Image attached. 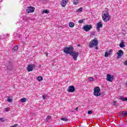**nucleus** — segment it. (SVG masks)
Instances as JSON below:
<instances>
[{"instance_id":"1","label":"nucleus","mask_w":127,"mask_h":127,"mask_svg":"<svg viewBox=\"0 0 127 127\" xmlns=\"http://www.w3.org/2000/svg\"><path fill=\"white\" fill-rule=\"evenodd\" d=\"M74 48L70 46L68 47H65L64 49V52L66 55L69 54L71 56H72V58L74 61H76L77 58H78V56H79V53L77 52H73Z\"/></svg>"},{"instance_id":"2","label":"nucleus","mask_w":127,"mask_h":127,"mask_svg":"<svg viewBox=\"0 0 127 127\" xmlns=\"http://www.w3.org/2000/svg\"><path fill=\"white\" fill-rule=\"evenodd\" d=\"M102 19L105 22H107L111 19V17L109 15V12L108 11H104L102 12Z\"/></svg>"},{"instance_id":"3","label":"nucleus","mask_w":127,"mask_h":127,"mask_svg":"<svg viewBox=\"0 0 127 127\" xmlns=\"http://www.w3.org/2000/svg\"><path fill=\"white\" fill-rule=\"evenodd\" d=\"M98 39L95 38L93 40L90 41L88 46L90 48H93L94 46H97L98 44Z\"/></svg>"},{"instance_id":"4","label":"nucleus","mask_w":127,"mask_h":127,"mask_svg":"<svg viewBox=\"0 0 127 127\" xmlns=\"http://www.w3.org/2000/svg\"><path fill=\"white\" fill-rule=\"evenodd\" d=\"M101 89L99 87H96L94 88L93 94L96 97H100L101 96Z\"/></svg>"},{"instance_id":"5","label":"nucleus","mask_w":127,"mask_h":127,"mask_svg":"<svg viewBox=\"0 0 127 127\" xmlns=\"http://www.w3.org/2000/svg\"><path fill=\"white\" fill-rule=\"evenodd\" d=\"M34 9H35L34 7L29 6L27 8L26 11L27 13H32V12H34Z\"/></svg>"},{"instance_id":"6","label":"nucleus","mask_w":127,"mask_h":127,"mask_svg":"<svg viewBox=\"0 0 127 127\" xmlns=\"http://www.w3.org/2000/svg\"><path fill=\"white\" fill-rule=\"evenodd\" d=\"M83 28L85 31H90L93 28V26L92 25H86L83 26Z\"/></svg>"},{"instance_id":"7","label":"nucleus","mask_w":127,"mask_h":127,"mask_svg":"<svg viewBox=\"0 0 127 127\" xmlns=\"http://www.w3.org/2000/svg\"><path fill=\"white\" fill-rule=\"evenodd\" d=\"M106 80L109 82H113V80H114V75H112L110 74H107Z\"/></svg>"},{"instance_id":"8","label":"nucleus","mask_w":127,"mask_h":127,"mask_svg":"<svg viewBox=\"0 0 127 127\" xmlns=\"http://www.w3.org/2000/svg\"><path fill=\"white\" fill-rule=\"evenodd\" d=\"M75 91V87L73 85L69 86L68 88V89L67 90V91L68 93H73V92Z\"/></svg>"},{"instance_id":"9","label":"nucleus","mask_w":127,"mask_h":127,"mask_svg":"<svg viewBox=\"0 0 127 127\" xmlns=\"http://www.w3.org/2000/svg\"><path fill=\"white\" fill-rule=\"evenodd\" d=\"M35 67V65L34 64H29L27 66V70L28 72H31L33 70V68Z\"/></svg>"},{"instance_id":"10","label":"nucleus","mask_w":127,"mask_h":127,"mask_svg":"<svg viewBox=\"0 0 127 127\" xmlns=\"http://www.w3.org/2000/svg\"><path fill=\"white\" fill-rule=\"evenodd\" d=\"M102 27H103V24L102 23V22L97 23L96 25V29L97 31H100V28H102Z\"/></svg>"},{"instance_id":"11","label":"nucleus","mask_w":127,"mask_h":127,"mask_svg":"<svg viewBox=\"0 0 127 127\" xmlns=\"http://www.w3.org/2000/svg\"><path fill=\"white\" fill-rule=\"evenodd\" d=\"M67 3H68V0H62L61 1V5L63 7H65Z\"/></svg>"},{"instance_id":"12","label":"nucleus","mask_w":127,"mask_h":127,"mask_svg":"<svg viewBox=\"0 0 127 127\" xmlns=\"http://www.w3.org/2000/svg\"><path fill=\"white\" fill-rule=\"evenodd\" d=\"M117 54L118 56V57H122L123 56V55L124 54V51L122 50H120L117 53Z\"/></svg>"},{"instance_id":"13","label":"nucleus","mask_w":127,"mask_h":127,"mask_svg":"<svg viewBox=\"0 0 127 127\" xmlns=\"http://www.w3.org/2000/svg\"><path fill=\"white\" fill-rule=\"evenodd\" d=\"M120 100L123 102H127V97H124V96H120Z\"/></svg>"},{"instance_id":"14","label":"nucleus","mask_w":127,"mask_h":127,"mask_svg":"<svg viewBox=\"0 0 127 127\" xmlns=\"http://www.w3.org/2000/svg\"><path fill=\"white\" fill-rule=\"evenodd\" d=\"M17 50H18V46L16 45V46H15L13 48V49H12V51L13 52H16V51H17Z\"/></svg>"},{"instance_id":"15","label":"nucleus","mask_w":127,"mask_h":127,"mask_svg":"<svg viewBox=\"0 0 127 127\" xmlns=\"http://www.w3.org/2000/svg\"><path fill=\"white\" fill-rule=\"evenodd\" d=\"M68 25L69 27L72 28V27H74V26H75V23L71 22L69 23Z\"/></svg>"},{"instance_id":"16","label":"nucleus","mask_w":127,"mask_h":127,"mask_svg":"<svg viewBox=\"0 0 127 127\" xmlns=\"http://www.w3.org/2000/svg\"><path fill=\"white\" fill-rule=\"evenodd\" d=\"M73 4L75 5L78 4L79 3V0H73Z\"/></svg>"},{"instance_id":"17","label":"nucleus","mask_w":127,"mask_h":127,"mask_svg":"<svg viewBox=\"0 0 127 127\" xmlns=\"http://www.w3.org/2000/svg\"><path fill=\"white\" fill-rule=\"evenodd\" d=\"M37 80H38V81L40 82L41 81H42V80H43V77H42V76H39L37 77Z\"/></svg>"},{"instance_id":"18","label":"nucleus","mask_w":127,"mask_h":127,"mask_svg":"<svg viewBox=\"0 0 127 127\" xmlns=\"http://www.w3.org/2000/svg\"><path fill=\"white\" fill-rule=\"evenodd\" d=\"M113 106H115V107H118V102L117 101H113L112 102Z\"/></svg>"},{"instance_id":"19","label":"nucleus","mask_w":127,"mask_h":127,"mask_svg":"<svg viewBox=\"0 0 127 127\" xmlns=\"http://www.w3.org/2000/svg\"><path fill=\"white\" fill-rule=\"evenodd\" d=\"M122 115L123 117H127V111L123 112Z\"/></svg>"},{"instance_id":"20","label":"nucleus","mask_w":127,"mask_h":127,"mask_svg":"<svg viewBox=\"0 0 127 127\" xmlns=\"http://www.w3.org/2000/svg\"><path fill=\"white\" fill-rule=\"evenodd\" d=\"M126 45H125V44H124L123 42H122L120 44V47H121V48H124V47H125Z\"/></svg>"},{"instance_id":"21","label":"nucleus","mask_w":127,"mask_h":127,"mask_svg":"<svg viewBox=\"0 0 127 127\" xmlns=\"http://www.w3.org/2000/svg\"><path fill=\"white\" fill-rule=\"evenodd\" d=\"M20 101L22 103H25L26 102V98H23L20 99Z\"/></svg>"},{"instance_id":"22","label":"nucleus","mask_w":127,"mask_h":127,"mask_svg":"<svg viewBox=\"0 0 127 127\" xmlns=\"http://www.w3.org/2000/svg\"><path fill=\"white\" fill-rule=\"evenodd\" d=\"M82 10H83V8L80 7L76 10V12H82Z\"/></svg>"},{"instance_id":"23","label":"nucleus","mask_w":127,"mask_h":127,"mask_svg":"<svg viewBox=\"0 0 127 127\" xmlns=\"http://www.w3.org/2000/svg\"><path fill=\"white\" fill-rule=\"evenodd\" d=\"M51 119V116H48L47 118L46 119L45 121H46V122H48V121H49Z\"/></svg>"},{"instance_id":"24","label":"nucleus","mask_w":127,"mask_h":127,"mask_svg":"<svg viewBox=\"0 0 127 127\" xmlns=\"http://www.w3.org/2000/svg\"><path fill=\"white\" fill-rule=\"evenodd\" d=\"M61 120V121H63L64 122H67V121H68V119H67V118H62Z\"/></svg>"},{"instance_id":"25","label":"nucleus","mask_w":127,"mask_h":127,"mask_svg":"<svg viewBox=\"0 0 127 127\" xmlns=\"http://www.w3.org/2000/svg\"><path fill=\"white\" fill-rule=\"evenodd\" d=\"M7 68L8 70H12V69H13V68L12 67V66H11V65H9V66H7Z\"/></svg>"},{"instance_id":"26","label":"nucleus","mask_w":127,"mask_h":127,"mask_svg":"<svg viewBox=\"0 0 127 127\" xmlns=\"http://www.w3.org/2000/svg\"><path fill=\"white\" fill-rule=\"evenodd\" d=\"M43 13H49L48 10H44L43 11Z\"/></svg>"},{"instance_id":"27","label":"nucleus","mask_w":127,"mask_h":127,"mask_svg":"<svg viewBox=\"0 0 127 127\" xmlns=\"http://www.w3.org/2000/svg\"><path fill=\"white\" fill-rule=\"evenodd\" d=\"M21 43H22V44L24 45H26V44H27V42H26V41H22Z\"/></svg>"},{"instance_id":"28","label":"nucleus","mask_w":127,"mask_h":127,"mask_svg":"<svg viewBox=\"0 0 127 127\" xmlns=\"http://www.w3.org/2000/svg\"><path fill=\"white\" fill-rule=\"evenodd\" d=\"M109 55H110V53L106 52L105 55V57H108Z\"/></svg>"},{"instance_id":"29","label":"nucleus","mask_w":127,"mask_h":127,"mask_svg":"<svg viewBox=\"0 0 127 127\" xmlns=\"http://www.w3.org/2000/svg\"><path fill=\"white\" fill-rule=\"evenodd\" d=\"M89 81H94V78L92 77H89Z\"/></svg>"},{"instance_id":"30","label":"nucleus","mask_w":127,"mask_h":127,"mask_svg":"<svg viewBox=\"0 0 127 127\" xmlns=\"http://www.w3.org/2000/svg\"><path fill=\"white\" fill-rule=\"evenodd\" d=\"M84 22V19H81L78 21V23H83Z\"/></svg>"},{"instance_id":"31","label":"nucleus","mask_w":127,"mask_h":127,"mask_svg":"<svg viewBox=\"0 0 127 127\" xmlns=\"http://www.w3.org/2000/svg\"><path fill=\"white\" fill-rule=\"evenodd\" d=\"M87 114H88V115H92V114H93V111H88Z\"/></svg>"},{"instance_id":"32","label":"nucleus","mask_w":127,"mask_h":127,"mask_svg":"<svg viewBox=\"0 0 127 127\" xmlns=\"http://www.w3.org/2000/svg\"><path fill=\"white\" fill-rule=\"evenodd\" d=\"M7 102H9V103H11V99H9V98H8L7 100Z\"/></svg>"},{"instance_id":"33","label":"nucleus","mask_w":127,"mask_h":127,"mask_svg":"<svg viewBox=\"0 0 127 127\" xmlns=\"http://www.w3.org/2000/svg\"><path fill=\"white\" fill-rule=\"evenodd\" d=\"M9 111V109L7 108L5 109V112H8Z\"/></svg>"},{"instance_id":"34","label":"nucleus","mask_w":127,"mask_h":127,"mask_svg":"<svg viewBox=\"0 0 127 127\" xmlns=\"http://www.w3.org/2000/svg\"><path fill=\"white\" fill-rule=\"evenodd\" d=\"M43 100H45V98H46V97L45 96V95H43V97H42Z\"/></svg>"},{"instance_id":"35","label":"nucleus","mask_w":127,"mask_h":127,"mask_svg":"<svg viewBox=\"0 0 127 127\" xmlns=\"http://www.w3.org/2000/svg\"><path fill=\"white\" fill-rule=\"evenodd\" d=\"M17 126H18V124H14V126H13V127H17Z\"/></svg>"},{"instance_id":"36","label":"nucleus","mask_w":127,"mask_h":127,"mask_svg":"<svg viewBox=\"0 0 127 127\" xmlns=\"http://www.w3.org/2000/svg\"><path fill=\"white\" fill-rule=\"evenodd\" d=\"M0 121H1V122H4V121L3 120V119H2V118H0Z\"/></svg>"},{"instance_id":"37","label":"nucleus","mask_w":127,"mask_h":127,"mask_svg":"<svg viewBox=\"0 0 127 127\" xmlns=\"http://www.w3.org/2000/svg\"><path fill=\"white\" fill-rule=\"evenodd\" d=\"M124 65H127V61H125V62L124 63Z\"/></svg>"},{"instance_id":"38","label":"nucleus","mask_w":127,"mask_h":127,"mask_svg":"<svg viewBox=\"0 0 127 127\" xmlns=\"http://www.w3.org/2000/svg\"><path fill=\"white\" fill-rule=\"evenodd\" d=\"M113 52V50H110L109 53Z\"/></svg>"},{"instance_id":"39","label":"nucleus","mask_w":127,"mask_h":127,"mask_svg":"<svg viewBox=\"0 0 127 127\" xmlns=\"http://www.w3.org/2000/svg\"><path fill=\"white\" fill-rule=\"evenodd\" d=\"M46 57H48V54L46 53Z\"/></svg>"},{"instance_id":"40","label":"nucleus","mask_w":127,"mask_h":127,"mask_svg":"<svg viewBox=\"0 0 127 127\" xmlns=\"http://www.w3.org/2000/svg\"><path fill=\"white\" fill-rule=\"evenodd\" d=\"M91 35H95V33H92L91 34Z\"/></svg>"},{"instance_id":"41","label":"nucleus","mask_w":127,"mask_h":127,"mask_svg":"<svg viewBox=\"0 0 127 127\" xmlns=\"http://www.w3.org/2000/svg\"><path fill=\"white\" fill-rule=\"evenodd\" d=\"M75 110H76V111H78V107H76Z\"/></svg>"},{"instance_id":"42","label":"nucleus","mask_w":127,"mask_h":127,"mask_svg":"<svg viewBox=\"0 0 127 127\" xmlns=\"http://www.w3.org/2000/svg\"><path fill=\"white\" fill-rule=\"evenodd\" d=\"M10 127H13V126H10Z\"/></svg>"},{"instance_id":"43","label":"nucleus","mask_w":127,"mask_h":127,"mask_svg":"<svg viewBox=\"0 0 127 127\" xmlns=\"http://www.w3.org/2000/svg\"><path fill=\"white\" fill-rule=\"evenodd\" d=\"M78 47H80V45H78Z\"/></svg>"}]
</instances>
